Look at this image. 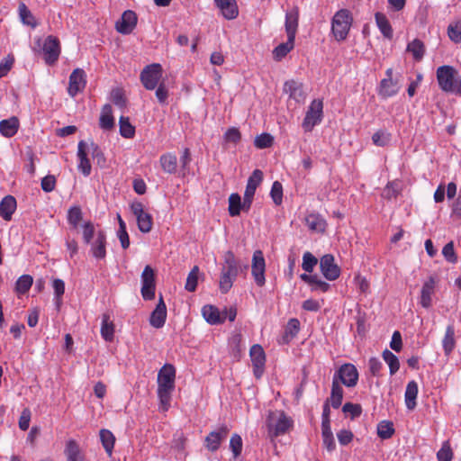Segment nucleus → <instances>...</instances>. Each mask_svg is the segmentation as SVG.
I'll return each mask as SVG.
<instances>
[{
  "instance_id": "nucleus-32",
  "label": "nucleus",
  "mask_w": 461,
  "mask_h": 461,
  "mask_svg": "<svg viewBox=\"0 0 461 461\" xmlns=\"http://www.w3.org/2000/svg\"><path fill=\"white\" fill-rule=\"evenodd\" d=\"M110 319L109 313H104L102 316L101 335L108 342L113 341L114 338V324Z\"/></svg>"
},
{
  "instance_id": "nucleus-42",
  "label": "nucleus",
  "mask_w": 461,
  "mask_h": 461,
  "mask_svg": "<svg viewBox=\"0 0 461 461\" xmlns=\"http://www.w3.org/2000/svg\"><path fill=\"white\" fill-rule=\"evenodd\" d=\"M18 12L19 16L23 23L29 25L32 28H35L37 26V23L35 21L34 16L31 13V11L28 9L26 5L23 2L19 4L18 6Z\"/></svg>"
},
{
  "instance_id": "nucleus-56",
  "label": "nucleus",
  "mask_w": 461,
  "mask_h": 461,
  "mask_svg": "<svg viewBox=\"0 0 461 461\" xmlns=\"http://www.w3.org/2000/svg\"><path fill=\"white\" fill-rule=\"evenodd\" d=\"M270 196L276 205H280L283 201V185L280 182L275 181L272 185Z\"/></svg>"
},
{
  "instance_id": "nucleus-51",
  "label": "nucleus",
  "mask_w": 461,
  "mask_h": 461,
  "mask_svg": "<svg viewBox=\"0 0 461 461\" xmlns=\"http://www.w3.org/2000/svg\"><path fill=\"white\" fill-rule=\"evenodd\" d=\"M453 456L454 453L450 447L449 441H444L440 449L437 453L438 461H452Z\"/></svg>"
},
{
  "instance_id": "nucleus-13",
  "label": "nucleus",
  "mask_w": 461,
  "mask_h": 461,
  "mask_svg": "<svg viewBox=\"0 0 461 461\" xmlns=\"http://www.w3.org/2000/svg\"><path fill=\"white\" fill-rule=\"evenodd\" d=\"M86 76L83 69L76 68L69 76L68 93L71 97H75L79 92H82L86 85Z\"/></svg>"
},
{
  "instance_id": "nucleus-26",
  "label": "nucleus",
  "mask_w": 461,
  "mask_h": 461,
  "mask_svg": "<svg viewBox=\"0 0 461 461\" xmlns=\"http://www.w3.org/2000/svg\"><path fill=\"white\" fill-rule=\"evenodd\" d=\"M300 278L311 286L312 291L326 293L330 287V284L320 279L317 275L303 273L300 276Z\"/></svg>"
},
{
  "instance_id": "nucleus-50",
  "label": "nucleus",
  "mask_w": 461,
  "mask_h": 461,
  "mask_svg": "<svg viewBox=\"0 0 461 461\" xmlns=\"http://www.w3.org/2000/svg\"><path fill=\"white\" fill-rule=\"evenodd\" d=\"M111 101L119 108H125L127 100L124 95V91L119 87L113 88L111 91Z\"/></svg>"
},
{
  "instance_id": "nucleus-38",
  "label": "nucleus",
  "mask_w": 461,
  "mask_h": 461,
  "mask_svg": "<svg viewBox=\"0 0 461 461\" xmlns=\"http://www.w3.org/2000/svg\"><path fill=\"white\" fill-rule=\"evenodd\" d=\"M375 16L376 24L382 34L387 39H392L393 29L387 17L382 13H376Z\"/></svg>"
},
{
  "instance_id": "nucleus-6",
  "label": "nucleus",
  "mask_w": 461,
  "mask_h": 461,
  "mask_svg": "<svg viewBox=\"0 0 461 461\" xmlns=\"http://www.w3.org/2000/svg\"><path fill=\"white\" fill-rule=\"evenodd\" d=\"M322 110L323 103L321 100L314 99L311 103L302 124L304 131H312L314 126L321 122L323 116Z\"/></svg>"
},
{
  "instance_id": "nucleus-4",
  "label": "nucleus",
  "mask_w": 461,
  "mask_h": 461,
  "mask_svg": "<svg viewBox=\"0 0 461 461\" xmlns=\"http://www.w3.org/2000/svg\"><path fill=\"white\" fill-rule=\"evenodd\" d=\"M456 69L451 66L438 68L437 79L441 90L461 95V75L456 77Z\"/></svg>"
},
{
  "instance_id": "nucleus-57",
  "label": "nucleus",
  "mask_w": 461,
  "mask_h": 461,
  "mask_svg": "<svg viewBox=\"0 0 461 461\" xmlns=\"http://www.w3.org/2000/svg\"><path fill=\"white\" fill-rule=\"evenodd\" d=\"M82 215L81 208L79 206H73L68 210V221L74 228H77L82 220Z\"/></svg>"
},
{
  "instance_id": "nucleus-40",
  "label": "nucleus",
  "mask_w": 461,
  "mask_h": 461,
  "mask_svg": "<svg viewBox=\"0 0 461 461\" xmlns=\"http://www.w3.org/2000/svg\"><path fill=\"white\" fill-rule=\"evenodd\" d=\"M407 51L412 54L416 61H420L425 53V46L420 40L415 39L408 44Z\"/></svg>"
},
{
  "instance_id": "nucleus-23",
  "label": "nucleus",
  "mask_w": 461,
  "mask_h": 461,
  "mask_svg": "<svg viewBox=\"0 0 461 461\" xmlns=\"http://www.w3.org/2000/svg\"><path fill=\"white\" fill-rule=\"evenodd\" d=\"M87 144L84 140H80L77 147V157L79 159L78 170L82 172L85 176L91 173V164L87 158Z\"/></svg>"
},
{
  "instance_id": "nucleus-39",
  "label": "nucleus",
  "mask_w": 461,
  "mask_h": 461,
  "mask_svg": "<svg viewBox=\"0 0 461 461\" xmlns=\"http://www.w3.org/2000/svg\"><path fill=\"white\" fill-rule=\"evenodd\" d=\"M306 225L310 230L315 231H323L326 227L325 220L319 214L311 213L305 218Z\"/></svg>"
},
{
  "instance_id": "nucleus-64",
  "label": "nucleus",
  "mask_w": 461,
  "mask_h": 461,
  "mask_svg": "<svg viewBox=\"0 0 461 461\" xmlns=\"http://www.w3.org/2000/svg\"><path fill=\"white\" fill-rule=\"evenodd\" d=\"M368 368L372 375L380 376L383 364L377 357H371L368 360Z\"/></svg>"
},
{
  "instance_id": "nucleus-41",
  "label": "nucleus",
  "mask_w": 461,
  "mask_h": 461,
  "mask_svg": "<svg viewBox=\"0 0 461 461\" xmlns=\"http://www.w3.org/2000/svg\"><path fill=\"white\" fill-rule=\"evenodd\" d=\"M99 434L104 448L111 456L115 443V437L110 430L105 429H101Z\"/></svg>"
},
{
  "instance_id": "nucleus-15",
  "label": "nucleus",
  "mask_w": 461,
  "mask_h": 461,
  "mask_svg": "<svg viewBox=\"0 0 461 461\" xmlns=\"http://www.w3.org/2000/svg\"><path fill=\"white\" fill-rule=\"evenodd\" d=\"M385 75L386 77L381 80L378 90L379 95L383 98L395 95L400 89L397 80L393 79V68H388Z\"/></svg>"
},
{
  "instance_id": "nucleus-30",
  "label": "nucleus",
  "mask_w": 461,
  "mask_h": 461,
  "mask_svg": "<svg viewBox=\"0 0 461 461\" xmlns=\"http://www.w3.org/2000/svg\"><path fill=\"white\" fill-rule=\"evenodd\" d=\"M418 395V384L415 381H410L407 384L405 390V404L408 410H414L416 408Z\"/></svg>"
},
{
  "instance_id": "nucleus-54",
  "label": "nucleus",
  "mask_w": 461,
  "mask_h": 461,
  "mask_svg": "<svg viewBox=\"0 0 461 461\" xmlns=\"http://www.w3.org/2000/svg\"><path fill=\"white\" fill-rule=\"evenodd\" d=\"M89 150L91 151L92 158L96 162V164L100 167H104L106 166V158L98 145L91 142Z\"/></svg>"
},
{
  "instance_id": "nucleus-62",
  "label": "nucleus",
  "mask_w": 461,
  "mask_h": 461,
  "mask_svg": "<svg viewBox=\"0 0 461 461\" xmlns=\"http://www.w3.org/2000/svg\"><path fill=\"white\" fill-rule=\"evenodd\" d=\"M447 34L450 40L456 43L461 42V23H451L447 27Z\"/></svg>"
},
{
  "instance_id": "nucleus-16",
  "label": "nucleus",
  "mask_w": 461,
  "mask_h": 461,
  "mask_svg": "<svg viewBox=\"0 0 461 461\" xmlns=\"http://www.w3.org/2000/svg\"><path fill=\"white\" fill-rule=\"evenodd\" d=\"M230 432L226 425L221 426L218 429L210 432L205 438V447L211 452H215L219 449L221 443L224 440Z\"/></svg>"
},
{
  "instance_id": "nucleus-28",
  "label": "nucleus",
  "mask_w": 461,
  "mask_h": 461,
  "mask_svg": "<svg viewBox=\"0 0 461 461\" xmlns=\"http://www.w3.org/2000/svg\"><path fill=\"white\" fill-rule=\"evenodd\" d=\"M16 200L12 195H6L0 203V216L5 220L10 221L16 210Z\"/></svg>"
},
{
  "instance_id": "nucleus-49",
  "label": "nucleus",
  "mask_w": 461,
  "mask_h": 461,
  "mask_svg": "<svg viewBox=\"0 0 461 461\" xmlns=\"http://www.w3.org/2000/svg\"><path fill=\"white\" fill-rule=\"evenodd\" d=\"M33 279L30 275H23L18 278L15 284V291L23 294L27 293L32 285Z\"/></svg>"
},
{
  "instance_id": "nucleus-17",
  "label": "nucleus",
  "mask_w": 461,
  "mask_h": 461,
  "mask_svg": "<svg viewBox=\"0 0 461 461\" xmlns=\"http://www.w3.org/2000/svg\"><path fill=\"white\" fill-rule=\"evenodd\" d=\"M137 15L131 10L124 11L120 20L115 23V28L122 34H130L137 25Z\"/></svg>"
},
{
  "instance_id": "nucleus-37",
  "label": "nucleus",
  "mask_w": 461,
  "mask_h": 461,
  "mask_svg": "<svg viewBox=\"0 0 461 461\" xmlns=\"http://www.w3.org/2000/svg\"><path fill=\"white\" fill-rule=\"evenodd\" d=\"M300 330V321L296 318H292L288 321L285 329V334L283 336V342L289 343L292 339H294Z\"/></svg>"
},
{
  "instance_id": "nucleus-24",
  "label": "nucleus",
  "mask_w": 461,
  "mask_h": 461,
  "mask_svg": "<svg viewBox=\"0 0 461 461\" xmlns=\"http://www.w3.org/2000/svg\"><path fill=\"white\" fill-rule=\"evenodd\" d=\"M19 127V119L16 116H12L0 122V133L4 137L11 138L17 133Z\"/></svg>"
},
{
  "instance_id": "nucleus-45",
  "label": "nucleus",
  "mask_w": 461,
  "mask_h": 461,
  "mask_svg": "<svg viewBox=\"0 0 461 461\" xmlns=\"http://www.w3.org/2000/svg\"><path fill=\"white\" fill-rule=\"evenodd\" d=\"M394 434L393 424L389 420H382L377 425V435L383 439H388Z\"/></svg>"
},
{
  "instance_id": "nucleus-35",
  "label": "nucleus",
  "mask_w": 461,
  "mask_h": 461,
  "mask_svg": "<svg viewBox=\"0 0 461 461\" xmlns=\"http://www.w3.org/2000/svg\"><path fill=\"white\" fill-rule=\"evenodd\" d=\"M162 169L168 174H175L177 169V158L175 154L166 153L159 158Z\"/></svg>"
},
{
  "instance_id": "nucleus-25",
  "label": "nucleus",
  "mask_w": 461,
  "mask_h": 461,
  "mask_svg": "<svg viewBox=\"0 0 461 461\" xmlns=\"http://www.w3.org/2000/svg\"><path fill=\"white\" fill-rule=\"evenodd\" d=\"M284 92L288 94L290 98L296 102L304 100L305 94L303 90V85L295 80H288L284 85Z\"/></svg>"
},
{
  "instance_id": "nucleus-60",
  "label": "nucleus",
  "mask_w": 461,
  "mask_h": 461,
  "mask_svg": "<svg viewBox=\"0 0 461 461\" xmlns=\"http://www.w3.org/2000/svg\"><path fill=\"white\" fill-rule=\"evenodd\" d=\"M342 411L349 414L352 420L359 417L362 413V407L358 403L346 402L342 407Z\"/></svg>"
},
{
  "instance_id": "nucleus-1",
  "label": "nucleus",
  "mask_w": 461,
  "mask_h": 461,
  "mask_svg": "<svg viewBox=\"0 0 461 461\" xmlns=\"http://www.w3.org/2000/svg\"><path fill=\"white\" fill-rule=\"evenodd\" d=\"M158 397L164 411L170 406L172 393L175 390L176 368L171 364H165L158 373Z\"/></svg>"
},
{
  "instance_id": "nucleus-10",
  "label": "nucleus",
  "mask_w": 461,
  "mask_h": 461,
  "mask_svg": "<svg viewBox=\"0 0 461 461\" xmlns=\"http://www.w3.org/2000/svg\"><path fill=\"white\" fill-rule=\"evenodd\" d=\"M333 377H337L339 383H342L348 387H353L358 380V372L352 364H344L334 374Z\"/></svg>"
},
{
  "instance_id": "nucleus-11",
  "label": "nucleus",
  "mask_w": 461,
  "mask_h": 461,
  "mask_svg": "<svg viewBox=\"0 0 461 461\" xmlns=\"http://www.w3.org/2000/svg\"><path fill=\"white\" fill-rule=\"evenodd\" d=\"M42 51L45 62L48 65H53L58 60L60 54L59 39L52 35L48 36L44 41Z\"/></svg>"
},
{
  "instance_id": "nucleus-18",
  "label": "nucleus",
  "mask_w": 461,
  "mask_h": 461,
  "mask_svg": "<svg viewBox=\"0 0 461 461\" xmlns=\"http://www.w3.org/2000/svg\"><path fill=\"white\" fill-rule=\"evenodd\" d=\"M167 319V306L164 303L162 295L159 296L158 303L151 312L149 318V323L152 327L156 329L162 328L166 322Z\"/></svg>"
},
{
  "instance_id": "nucleus-19",
  "label": "nucleus",
  "mask_w": 461,
  "mask_h": 461,
  "mask_svg": "<svg viewBox=\"0 0 461 461\" xmlns=\"http://www.w3.org/2000/svg\"><path fill=\"white\" fill-rule=\"evenodd\" d=\"M91 253L96 259H104L106 256V234L103 230L97 231L96 239L91 241Z\"/></svg>"
},
{
  "instance_id": "nucleus-52",
  "label": "nucleus",
  "mask_w": 461,
  "mask_h": 461,
  "mask_svg": "<svg viewBox=\"0 0 461 461\" xmlns=\"http://www.w3.org/2000/svg\"><path fill=\"white\" fill-rule=\"evenodd\" d=\"M400 194V184L389 182L382 192V197L387 200L396 198Z\"/></svg>"
},
{
  "instance_id": "nucleus-2",
  "label": "nucleus",
  "mask_w": 461,
  "mask_h": 461,
  "mask_svg": "<svg viewBox=\"0 0 461 461\" xmlns=\"http://www.w3.org/2000/svg\"><path fill=\"white\" fill-rule=\"evenodd\" d=\"M248 265L241 266L236 259L232 251L229 250L224 254V262L221 269L219 288L222 294H227L232 287L233 282L240 271L248 269Z\"/></svg>"
},
{
  "instance_id": "nucleus-3",
  "label": "nucleus",
  "mask_w": 461,
  "mask_h": 461,
  "mask_svg": "<svg viewBox=\"0 0 461 461\" xmlns=\"http://www.w3.org/2000/svg\"><path fill=\"white\" fill-rule=\"evenodd\" d=\"M268 435L271 438L285 434L293 426V420L284 411H269L266 419Z\"/></svg>"
},
{
  "instance_id": "nucleus-48",
  "label": "nucleus",
  "mask_w": 461,
  "mask_h": 461,
  "mask_svg": "<svg viewBox=\"0 0 461 461\" xmlns=\"http://www.w3.org/2000/svg\"><path fill=\"white\" fill-rule=\"evenodd\" d=\"M137 219V224L139 230L143 233H148L151 230L153 221H152V216L148 213L144 212L141 215H138L136 217Z\"/></svg>"
},
{
  "instance_id": "nucleus-44",
  "label": "nucleus",
  "mask_w": 461,
  "mask_h": 461,
  "mask_svg": "<svg viewBox=\"0 0 461 461\" xmlns=\"http://www.w3.org/2000/svg\"><path fill=\"white\" fill-rule=\"evenodd\" d=\"M120 134L127 139L135 135V127L130 122L129 117L121 116L119 119Z\"/></svg>"
},
{
  "instance_id": "nucleus-34",
  "label": "nucleus",
  "mask_w": 461,
  "mask_h": 461,
  "mask_svg": "<svg viewBox=\"0 0 461 461\" xmlns=\"http://www.w3.org/2000/svg\"><path fill=\"white\" fill-rule=\"evenodd\" d=\"M442 347L444 353L448 357L456 347L455 340V328L453 325H448L446 329L445 336L442 340Z\"/></svg>"
},
{
  "instance_id": "nucleus-7",
  "label": "nucleus",
  "mask_w": 461,
  "mask_h": 461,
  "mask_svg": "<svg viewBox=\"0 0 461 461\" xmlns=\"http://www.w3.org/2000/svg\"><path fill=\"white\" fill-rule=\"evenodd\" d=\"M162 67L158 63L146 66L140 72V79L147 90H154L162 77Z\"/></svg>"
},
{
  "instance_id": "nucleus-36",
  "label": "nucleus",
  "mask_w": 461,
  "mask_h": 461,
  "mask_svg": "<svg viewBox=\"0 0 461 461\" xmlns=\"http://www.w3.org/2000/svg\"><path fill=\"white\" fill-rule=\"evenodd\" d=\"M294 47V39L287 38V41L279 44L273 50L274 59L280 61L285 58Z\"/></svg>"
},
{
  "instance_id": "nucleus-20",
  "label": "nucleus",
  "mask_w": 461,
  "mask_h": 461,
  "mask_svg": "<svg viewBox=\"0 0 461 461\" xmlns=\"http://www.w3.org/2000/svg\"><path fill=\"white\" fill-rule=\"evenodd\" d=\"M435 285L436 280L433 276H429V278L423 284L420 300V303L423 308L428 309L432 305V294L435 291Z\"/></svg>"
},
{
  "instance_id": "nucleus-29",
  "label": "nucleus",
  "mask_w": 461,
  "mask_h": 461,
  "mask_svg": "<svg viewBox=\"0 0 461 461\" xmlns=\"http://www.w3.org/2000/svg\"><path fill=\"white\" fill-rule=\"evenodd\" d=\"M65 455L68 461H84L85 456L76 440L70 439L67 442Z\"/></svg>"
},
{
  "instance_id": "nucleus-43",
  "label": "nucleus",
  "mask_w": 461,
  "mask_h": 461,
  "mask_svg": "<svg viewBox=\"0 0 461 461\" xmlns=\"http://www.w3.org/2000/svg\"><path fill=\"white\" fill-rule=\"evenodd\" d=\"M383 358L389 366L390 375H393L396 372H398L400 368V362L398 357L391 352L389 349H384L383 351Z\"/></svg>"
},
{
  "instance_id": "nucleus-14",
  "label": "nucleus",
  "mask_w": 461,
  "mask_h": 461,
  "mask_svg": "<svg viewBox=\"0 0 461 461\" xmlns=\"http://www.w3.org/2000/svg\"><path fill=\"white\" fill-rule=\"evenodd\" d=\"M249 355L253 365L254 375L258 379L263 375L266 363L264 349L260 345L255 344L250 348Z\"/></svg>"
},
{
  "instance_id": "nucleus-46",
  "label": "nucleus",
  "mask_w": 461,
  "mask_h": 461,
  "mask_svg": "<svg viewBox=\"0 0 461 461\" xmlns=\"http://www.w3.org/2000/svg\"><path fill=\"white\" fill-rule=\"evenodd\" d=\"M229 345H230L231 354L233 355V357H237V358L240 357L241 352L244 349V347L242 345L241 334H240V333L233 334L229 340Z\"/></svg>"
},
{
  "instance_id": "nucleus-9",
  "label": "nucleus",
  "mask_w": 461,
  "mask_h": 461,
  "mask_svg": "<svg viewBox=\"0 0 461 461\" xmlns=\"http://www.w3.org/2000/svg\"><path fill=\"white\" fill-rule=\"evenodd\" d=\"M266 261L263 252L256 250L252 257L251 273L254 277L255 283L258 286L262 287L265 285Z\"/></svg>"
},
{
  "instance_id": "nucleus-47",
  "label": "nucleus",
  "mask_w": 461,
  "mask_h": 461,
  "mask_svg": "<svg viewBox=\"0 0 461 461\" xmlns=\"http://www.w3.org/2000/svg\"><path fill=\"white\" fill-rule=\"evenodd\" d=\"M241 211V197L239 194L233 193L229 196V213L230 216H238Z\"/></svg>"
},
{
  "instance_id": "nucleus-55",
  "label": "nucleus",
  "mask_w": 461,
  "mask_h": 461,
  "mask_svg": "<svg viewBox=\"0 0 461 461\" xmlns=\"http://www.w3.org/2000/svg\"><path fill=\"white\" fill-rule=\"evenodd\" d=\"M318 264V259L311 252L306 251L303 256L302 267L306 273H312Z\"/></svg>"
},
{
  "instance_id": "nucleus-61",
  "label": "nucleus",
  "mask_w": 461,
  "mask_h": 461,
  "mask_svg": "<svg viewBox=\"0 0 461 461\" xmlns=\"http://www.w3.org/2000/svg\"><path fill=\"white\" fill-rule=\"evenodd\" d=\"M372 140L375 145L384 147L391 140V134L384 131H378L373 134Z\"/></svg>"
},
{
  "instance_id": "nucleus-12",
  "label": "nucleus",
  "mask_w": 461,
  "mask_h": 461,
  "mask_svg": "<svg viewBox=\"0 0 461 461\" xmlns=\"http://www.w3.org/2000/svg\"><path fill=\"white\" fill-rule=\"evenodd\" d=\"M320 268L324 277L330 281L336 280L340 275V268L335 264L331 254H326L321 258Z\"/></svg>"
},
{
  "instance_id": "nucleus-22",
  "label": "nucleus",
  "mask_w": 461,
  "mask_h": 461,
  "mask_svg": "<svg viewBox=\"0 0 461 461\" xmlns=\"http://www.w3.org/2000/svg\"><path fill=\"white\" fill-rule=\"evenodd\" d=\"M214 2L226 19L232 20L238 16L239 9L236 0H214Z\"/></svg>"
},
{
  "instance_id": "nucleus-59",
  "label": "nucleus",
  "mask_w": 461,
  "mask_h": 461,
  "mask_svg": "<svg viewBox=\"0 0 461 461\" xmlns=\"http://www.w3.org/2000/svg\"><path fill=\"white\" fill-rule=\"evenodd\" d=\"M274 138L269 133H262L256 137L254 144L258 149H267L273 145Z\"/></svg>"
},
{
  "instance_id": "nucleus-58",
  "label": "nucleus",
  "mask_w": 461,
  "mask_h": 461,
  "mask_svg": "<svg viewBox=\"0 0 461 461\" xmlns=\"http://www.w3.org/2000/svg\"><path fill=\"white\" fill-rule=\"evenodd\" d=\"M242 438L238 434H233L230 440V448L232 451L233 457L237 458L242 451Z\"/></svg>"
},
{
  "instance_id": "nucleus-63",
  "label": "nucleus",
  "mask_w": 461,
  "mask_h": 461,
  "mask_svg": "<svg viewBox=\"0 0 461 461\" xmlns=\"http://www.w3.org/2000/svg\"><path fill=\"white\" fill-rule=\"evenodd\" d=\"M442 254L446 260L449 263H456L457 261V257L456 255L455 249H454V243L453 241H450L447 243L442 249Z\"/></svg>"
},
{
  "instance_id": "nucleus-27",
  "label": "nucleus",
  "mask_w": 461,
  "mask_h": 461,
  "mask_svg": "<svg viewBox=\"0 0 461 461\" xmlns=\"http://www.w3.org/2000/svg\"><path fill=\"white\" fill-rule=\"evenodd\" d=\"M202 313L205 321L212 325L221 324L226 320V316H221L219 309L212 305L203 306Z\"/></svg>"
},
{
  "instance_id": "nucleus-5",
  "label": "nucleus",
  "mask_w": 461,
  "mask_h": 461,
  "mask_svg": "<svg viewBox=\"0 0 461 461\" xmlns=\"http://www.w3.org/2000/svg\"><path fill=\"white\" fill-rule=\"evenodd\" d=\"M352 23V16L347 9L338 11L331 22V31L337 41H343L347 38Z\"/></svg>"
},
{
  "instance_id": "nucleus-53",
  "label": "nucleus",
  "mask_w": 461,
  "mask_h": 461,
  "mask_svg": "<svg viewBox=\"0 0 461 461\" xmlns=\"http://www.w3.org/2000/svg\"><path fill=\"white\" fill-rule=\"evenodd\" d=\"M198 274H199V267L197 266H194L192 268V270L189 272L187 278H186V283H185V288L188 292L195 291V289L197 287V284H198Z\"/></svg>"
},
{
  "instance_id": "nucleus-21",
  "label": "nucleus",
  "mask_w": 461,
  "mask_h": 461,
  "mask_svg": "<svg viewBox=\"0 0 461 461\" xmlns=\"http://www.w3.org/2000/svg\"><path fill=\"white\" fill-rule=\"evenodd\" d=\"M298 21L299 10L297 7H294L289 12H286L285 26L287 38H292L295 40V35L298 28Z\"/></svg>"
},
{
  "instance_id": "nucleus-8",
  "label": "nucleus",
  "mask_w": 461,
  "mask_h": 461,
  "mask_svg": "<svg viewBox=\"0 0 461 461\" xmlns=\"http://www.w3.org/2000/svg\"><path fill=\"white\" fill-rule=\"evenodd\" d=\"M141 295L144 300L150 301L155 298L156 282L155 272L150 266H146L141 274Z\"/></svg>"
},
{
  "instance_id": "nucleus-31",
  "label": "nucleus",
  "mask_w": 461,
  "mask_h": 461,
  "mask_svg": "<svg viewBox=\"0 0 461 461\" xmlns=\"http://www.w3.org/2000/svg\"><path fill=\"white\" fill-rule=\"evenodd\" d=\"M343 388L339 383L337 377H333L332 385H331V393L330 399V403L334 409H338L343 400Z\"/></svg>"
},
{
  "instance_id": "nucleus-33",
  "label": "nucleus",
  "mask_w": 461,
  "mask_h": 461,
  "mask_svg": "<svg viewBox=\"0 0 461 461\" xmlns=\"http://www.w3.org/2000/svg\"><path fill=\"white\" fill-rule=\"evenodd\" d=\"M100 127L105 131H110L114 127L113 109L109 104H104L102 108L100 115Z\"/></svg>"
}]
</instances>
